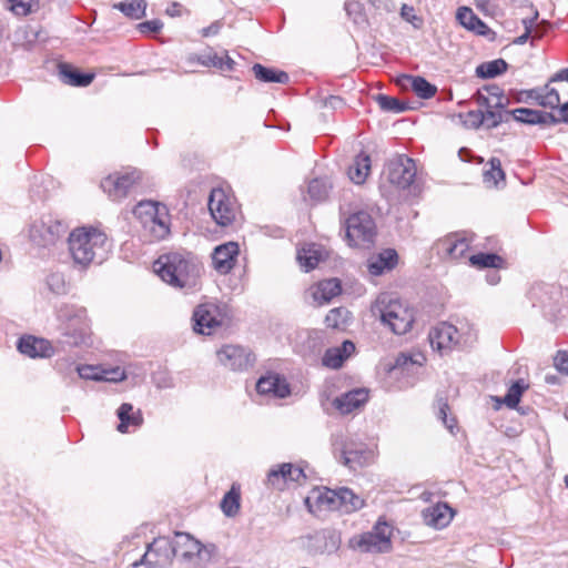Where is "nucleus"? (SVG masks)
<instances>
[{"label": "nucleus", "mask_w": 568, "mask_h": 568, "mask_svg": "<svg viewBox=\"0 0 568 568\" xmlns=\"http://www.w3.org/2000/svg\"><path fill=\"white\" fill-rule=\"evenodd\" d=\"M555 366L559 372L568 374V353L559 351L555 357Z\"/></svg>", "instance_id": "61"}, {"label": "nucleus", "mask_w": 568, "mask_h": 568, "mask_svg": "<svg viewBox=\"0 0 568 568\" xmlns=\"http://www.w3.org/2000/svg\"><path fill=\"white\" fill-rule=\"evenodd\" d=\"M501 109L490 108L483 111L484 116V124L487 125V128H496L504 121V114L500 111Z\"/></svg>", "instance_id": "56"}, {"label": "nucleus", "mask_w": 568, "mask_h": 568, "mask_svg": "<svg viewBox=\"0 0 568 568\" xmlns=\"http://www.w3.org/2000/svg\"><path fill=\"white\" fill-rule=\"evenodd\" d=\"M354 353L355 344L352 341H344L341 346L327 348L322 363L328 368L337 369Z\"/></svg>", "instance_id": "28"}, {"label": "nucleus", "mask_w": 568, "mask_h": 568, "mask_svg": "<svg viewBox=\"0 0 568 568\" xmlns=\"http://www.w3.org/2000/svg\"><path fill=\"white\" fill-rule=\"evenodd\" d=\"M368 399V392L364 388L352 389L334 399V406L342 414H351L363 406Z\"/></svg>", "instance_id": "26"}, {"label": "nucleus", "mask_w": 568, "mask_h": 568, "mask_svg": "<svg viewBox=\"0 0 568 568\" xmlns=\"http://www.w3.org/2000/svg\"><path fill=\"white\" fill-rule=\"evenodd\" d=\"M398 255L397 252L393 248L384 250L377 256L372 257L367 263L368 272L378 276L382 275L385 271H389L395 267L397 264Z\"/></svg>", "instance_id": "32"}, {"label": "nucleus", "mask_w": 568, "mask_h": 568, "mask_svg": "<svg viewBox=\"0 0 568 568\" xmlns=\"http://www.w3.org/2000/svg\"><path fill=\"white\" fill-rule=\"evenodd\" d=\"M468 260L471 266L478 268H500L504 264L503 257L495 253H479L469 256Z\"/></svg>", "instance_id": "41"}, {"label": "nucleus", "mask_w": 568, "mask_h": 568, "mask_svg": "<svg viewBox=\"0 0 568 568\" xmlns=\"http://www.w3.org/2000/svg\"><path fill=\"white\" fill-rule=\"evenodd\" d=\"M197 62L204 67H214L223 72H231L235 67V61L226 52L223 55L217 53L200 55Z\"/></svg>", "instance_id": "37"}, {"label": "nucleus", "mask_w": 568, "mask_h": 568, "mask_svg": "<svg viewBox=\"0 0 568 568\" xmlns=\"http://www.w3.org/2000/svg\"><path fill=\"white\" fill-rule=\"evenodd\" d=\"M416 164L407 155H397L387 164V180L398 189L409 187L416 176Z\"/></svg>", "instance_id": "16"}, {"label": "nucleus", "mask_w": 568, "mask_h": 568, "mask_svg": "<svg viewBox=\"0 0 568 568\" xmlns=\"http://www.w3.org/2000/svg\"><path fill=\"white\" fill-rule=\"evenodd\" d=\"M347 311L342 307L331 310L326 317L325 323L327 327L339 328L347 322Z\"/></svg>", "instance_id": "51"}, {"label": "nucleus", "mask_w": 568, "mask_h": 568, "mask_svg": "<svg viewBox=\"0 0 568 568\" xmlns=\"http://www.w3.org/2000/svg\"><path fill=\"white\" fill-rule=\"evenodd\" d=\"M556 81H567L568 82V68L561 69L560 71H558L557 73H555L551 77L550 82H556Z\"/></svg>", "instance_id": "64"}, {"label": "nucleus", "mask_w": 568, "mask_h": 568, "mask_svg": "<svg viewBox=\"0 0 568 568\" xmlns=\"http://www.w3.org/2000/svg\"><path fill=\"white\" fill-rule=\"evenodd\" d=\"M129 18L140 19L145 14L146 3L144 0H129L113 6Z\"/></svg>", "instance_id": "42"}, {"label": "nucleus", "mask_w": 568, "mask_h": 568, "mask_svg": "<svg viewBox=\"0 0 568 568\" xmlns=\"http://www.w3.org/2000/svg\"><path fill=\"white\" fill-rule=\"evenodd\" d=\"M141 173L136 170L123 174H111L102 180L101 187L112 201H121L136 186Z\"/></svg>", "instance_id": "15"}, {"label": "nucleus", "mask_w": 568, "mask_h": 568, "mask_svg": "<svg viewBox=\"0 0 568 568\" xmlns=\"http://www.w3.org/2000/svg\"><path fill=\"white\" fill-rule=\"evenodd\" d=\"M376 100L384 111L399 113L406 110L405 104L394 97L378 94Z\"/></svg>", "instance_id": "50"}, {"label": "nucleus", "mask_w": 568, "mask_h": 568, "mask_svg": "<svg viewBox=\"0 0 568 568\" xmlns=\"http://www.w3.org/2000/svg\"><path fill=\"white\" fill-rule=\"evenodd\" d=\"M17 36L22 41V45L26 49H31L37 42L44 41L45 34L43 30L36 26H26L21 28Z\"/></svg>", "instance_id": "40"}, {"label": "nucleus", "mask_w": 568, "mask_h": 568, "mask_svg": "<svg viewBox=\"0 0 568 568\" xmlns=\"http://www.w3.org/2000/svg\"><path fill=\"white\" fill-rule=\"evenodd\" d=\"M240 246L236 242H227L216 246L212 253L214 270L222 275L229 274L235 266Z\"/></svg>", "instance_id": "20"}, {"label": "nucleus", "mask_w": 568, "mask_h": 568, "mask_svg": "<svg viewBox=\"0 0 568 568\" xmlns=\"http://www.w3.org/2000/svg\"><path fill=\"white\" fill-rule=\"evenodd\" d=\"M437 406H438V410H437V417L443 422V424L445 425V427L450 432L453 433L454 428L456 427V419L455 417H450L448 418V410H449V406L447 404L446 400H444L443 398H439L437 400Z\"/></svg>", "instance_id": "54"}, {"label": "nucleus", "mask_w": 568, "mask_h": 568, "mask_svg": "<svg viewBox=\"0 0 568 568\" xmlns=\"http://www.w3.org/2000/svg\"><path fill=\"white\" fill-rule=\"evenodd\" d=\"M140 32L142 33H155L159 32L163 28V23L159 19H153L149 21L141 22L138 26Z\"/></svg>", "instance_id": "60"}, {"label": "nucleus", "mask_w": 568, "mask_h": 568, "mask_svg": "<svg viewBox=\"0 0 568 568\" xmlns=\"http://www.w3.org/2000/svg\"><path fill=\"white\" fill-rule=\"evenodd\" d=\"M428 339L433 349L440 354L452 352L462 343L458 329L448 323H439L433 327L428 334Z\"/></svg>", "instance_id": "17"}, {"label": "nucleus", "mask_w": 568, "mask_h": 568, "mask_svg": "<svg viewBox=\"0 0 568 568\" xmlns=\"http://www.w3.org/2000/svg\"><path fill=\"white\" fill-rule=\"evenodd\" d=\"M74 372L82 379L118 382L125 378L124 372L119 367L112 371H103L94 365H75Z\"/></svg>", "instance_id": "25"}, {"label": "nucleus", "mask_w": 568, "mask_h": 568, "mask_svg": "<svg viewBox=\"0 0 568 568\" xmlns=\"http://www.w3.org/2000/svg\"><path fill=\"white\" fill-rule=\"evenodd\" d=\"M328 189L323 180L314 179L308 184V194L314 201H322L327 196Z\"/></svg>", "instance_id": "53"}, {"label": "nucleus", "mask_w": 568, "mask_h": 568, "mask_svg": "<svg viewBox=\"0 0 568 568\" xmlns=\"http://www.w3.org/2000/svg\"><path fill=\"white\" fill-rule=\"evenodd\" d=\"M57 320L61 334L71 346L91 344V326L87 310L72 304H63L57 310Z\"/></svg>", "instance_id": "5"}, {"label": "nucleus", "mask_w": 568, "mask_h": 568, "mask_svg": "<svg viewBox=\"0 0 568 568\" xmlns=\"http://www.w3.org/2000/svg\"><path fill=\"white\" fill-rule=\"evenodd\" d=\"M209 210L213 220L221 226L231 225L239 212L235 200L220 187L211 191Z\"/></svg>", "instance_id": "14"}, {"label": "nucleus", "mask_w": 568, "mask_h": 568, "mask_svg": "<svg viewBox=\"0 0 568 568\" xmlns=\"http://www.w3.org/2000/svg\"><path fill=\"white\" fill-rule=\"evenodd\" d=\"M68 244L74 264L81 267L103 263L111 252L108 235L94 226L75 227L69 234Z\"/></svg>", "instance_id": "1"}, {"label": "nucleus", "mask_w": 568, "mask_h": 568, "mask_svg": "<svg viewBox=\"0 0 568 568\" xmlns=\"http://www.w3.org/2000/svg\"><path fill=\"white\" fill-rule=\"evenodd\" d=\"M505 113L507 115H511L517 122L525 124L555 125L559 123L558 118L552 113L539 110L518 108L511 111H506Z\"/></svg>", "instance_id": "23"}, {"label": "nucleus", "mask_w": 568, "mask_h": 568, "mask_svg": "<svg viewBox=\"0 0 568 568\" xmlns=\"http://www.w3.org/2000/svg\"><path fill=\"white\" fill-rule=\"evenodd\" d=\"M175 557L172 537L161 536L154 538L151 544L148 545L146 551L142 556L141 560L132 564V568H164L172 564Z\"/></svg>", "instance_id": "10"}, {"label": "nucleus", "mask_w": 568, "mask_h": 568, "mask_svg": "<svg viewBox=\"0 0 568 568\" xmlns=\"http://www.w3.org/2000/svg\"><path fill=\"white\" fill-rule=\"evenodd\" d=\"M422 355H416L415 357L405 353L399 354L393 367L390 368V373L394 375H404L413 372L416 366H422Z\"/></svg>", "instance_id": "38"}, {"label": "nucleus", "mask_w": 568, "mask_h": 568, "mask_svg": "<svg viewBox=\"0 0 568 568\" xmlns=\"http://www.w3.org/2000/svg\"><path fill=\"white\" fill-rule=\"evenodd\" d=\"M527 384L523 379L516 381L508 389L505 395L504 402L509 408H515L520 402V397L524 390L527 388Z\"/></svg>", "instance_id": "48"}, {"label": "nucleus", "mask_w": 568, "mask_h": 568, "mask_svg": "<svg viewBox=\"0 0 568 568\" xmlns=\"http://www.w3.org/2000/svg\"><path fill=\"white\" fill-rule=\"evenodd\" d=\"M172 541L175 556H180L184 561L196 567L209 564L216 550L214 545H203L187 532H174Z\"/></svg>", "instance_id": "7"}, {"label": "nucleus", "mask_w": 568, "mask_h": 568, "mask_svg": "<svg viewBox=\"0 0 568 568\" xmlns=\"http://www.w3.org/2000/svg\"><path fill=\"white\" fill-rule=\"evenodd\" d=\"M372 312L397 335L407 333L415 320L413 310L389 294H381L373 304Z\"/></svg>", "instance_id": "6"}, {"label": "nucleus", "mask_w": 568, "mask_h": 568, "mask_svg": "<svg viewBox=\"0 0 568 568\" xmlns=\"http://www.w3.org/2000/svg\"><path fill=\"white\" fill-rule=\"evenodd\" d=\"M466 123H469V125L474 128H478L479 125L484 124V116L481 110L476 111H469L466 114Z\"/></svg>", "instance_id": "62"}, {"label": "nucleus", "mask_w": 568, "mask_h": 568, "mask_svg": "<svg viewBox=\"0 0 568 568\" xmlns=\"http://www.w3.org/2000/svg\"><path fill=\"white\" fill-rule=\"evenodd\" d=\"M267 484L274 488L283 489L288 484L287 471L285 469V463L272 467L266 477Z\"/></svg>", "instance_id": "45"}, {"label": "nucleus", "mask_w": 568, "mask_h": 568, "mask_svg": "<svg viewBox=\"0 0 568 568\" xmlns=\"http://www.w3.org/2000/svg\"><path fill=\"white\" fill-rule=\"evenodd\" d=\"M387 530L388 526L378 521L371 531L351 538L349 547L362 552H386L392 546Z\"/></svg>", "instance_id": "11"}, {"label": "nucleus", "mask_w": 568, "mask_h": 568, "mask_svg": "<svg viewBox=\"0 0 568 568\" xmlns=\"http://www.w3.org/2000/svg\"><path fill=\"white\" fill-rule=\"evenodd\" d=\"M9 9L20 17L28 16L39 8V0H8Z\"/></svg>", "instance_id": "47"}, {"label": "nucleus", "mask_w": 568, "mask_h": 568, "mask_svg": "<svg viewBox=\"0 0 568 568\" xmlns=\"http://www.w3.org/2000/svg\"><path fill=\"white\" fill-rule=\"evenodd\" d=\"M68 226L52 215L42 216L30 227V239L38 246L54 245L67 233Z\"/></svg>", "instance_id": "12"}, {"label": "nucleus", "mask_w": 568, "mask_h": 568, "mask_svg": "<svg viewBox=\"0 0 568 568\" xmlns=\"http://www.w3.org/2000/svg\"><path fill=\"white\" fill-rule=\"evenodd\" d=\"M399 83L404 87L409 85L420 99H430L437 92V88L434 84L418 75H403Z\"/></svg>", "instance_id": "34"}, {"label": "nucleus", "mask_w": 568, "mask_h": 568, "mask_svg": "<svg viewBox=\"0 0 568 568\" xmlns=\"http://www.w3.org/2000/svg\"><path fill=\"white\" fill-rule=\"evenodd\" d=\"M221 365L232 371H243L252 365L251 353L237 345H225L216 353Z\"/></svg>", "instance_id": "19"}, {"label": "nucleus", "mask_w": 568, "mask_h": 568, "mask_svg": "<svg viewBox=\"0 0 568 568\" xmlns=\"http://www.w3.org/2000/svg\"><path fill=\"white\" fill-rule=\"evenodd\" d=\"M154 272L169 285L181 290H193L197 286L201 273L200 265L191 256L170 253L160 256L153 264Z\"/></svg>", "instance_id": "2"}, {"label": "nucleus", "mask_w": 568, "mask_h": 568, "mask_svg": "<svg viewBox=\"0 0 568 568\" xmlns=\"http://www.w3.org/2000/svg\"><path fill=\"white\" fill-rule=\"evenodd\" d=\"M252 71L257 80L265 83H282L285 84L290 81V77L284 71H278L276 69L266 68L260 63H255L252 68Z\"/></svg>", "instance_id": "36"}, {"label": "nucleus", "mask_w": 568, "mask_h": 568, "mask_svg": "<svg viewBox=\"0 0 568 568\" xmlns=\"http://www.w3.org/2000/svg\"><path fill=\"white\" fill-rule=\"evenodd\" d=\"M285 469L287 471L288 483L301 484L306 479L304 469L292 463H285Z\"/></svg>", "instance_id": "57"}, {"label": "nucleus", "mask_w": 568, "mask_h": 568, "mask_svg": "<svg viewBox=\"0 0 568 568\" xmlns=\"http://www.w3.org/2000/svg\"><path fill=\"white\" fill-rule=\"evenodd\" d=\"M256 390L261 395L274 398H284L291 393L287 381L276 373H267L261 376L256 383Z\"/></svg>", "instance_id": "21"}, {"label": "nucleus", "mask_w": 568, "mask_h": 568, "mask_svg": "<svg viewBox=\"0 0 568 568\" xmlns=\"http://www.w3.org/2000/svg\"><path fill=\"white\" fill-rule=\"evenodd\" d=\"M222 28V23L220 21H215L211 23L209 27H205L201 30L202 37H211L216 36Z\"/></svg>", "instance_id": "63"}, {"label": "nucleus", "mask_w": 568, "mask_h": 568, "mask_svg": "<svg viewBox=\"0 0 568 568\" xmlns=\"http://www.w3.org/2000/svg\"><path fill=\"white\" fill-rule=\"evenodd\" d=\"M116 416L120 420L116 429L122 434L134 432L143 424L141 410H134L130 403H123L118 408Z\"/></svg>", "instance_id": "27"}, {"label": "nucleus", "mask_w": 568, "mask_h": 568, "mask_svg": "<svg viewBox=\"0 0 568 568\" xmlns=\"http://www.w3.org/2000/svg\"><path fill=\"white\" fill-rule=\"evenodd\" d=\"M488 91H489V93L491 95H494L497 99V101L494 104H491L488 97H486V95L481 94L480 92H478V94H477V103L479 105H481V106H485L487 110L490 109V108L504 109L505 105H506L507 99H505L503 97V94L500 93L499 88L494 87V88H491Z\"/></svg>", "instance_id": "49"}, {"label": "nucleus", "mask_w": 568, "mask_h": 568, "mask_svg": "<svg viewBox=\"0 0 568 568\" xmlns=\"http://www.w3.org/2000/svg\"><path fill=\"white\" fill-rule=\"evenodd\" d=\"M59 75L63 83L73 87H87L94 78L93 74L83 73L68 63L59 64Z\"/></svg>", "instance_id": "33"}, {"label": "nucleus", "mask_w": 568, "mask_h": 568, "mask_svg": "<svg viewBox=\"0 0 568 568\" xmlns=\"http://www.w3.org/2000/svg\"><path fill=\"white\" fill-rule=\"evenodd\" d=\"M313 300L323 305L328 303L342 292L341 282L337 278H328L321 281L311 288Z\"/></svg>", "instance_id": "31"}, {"label": "nucleus", "mask_w": 568, "mask_h": 568, "mask_svg": "<svg viewBox=\"0 0 568 568\" xmlns=\"http://www.w3.org/2000/svg\"><path fill=\"white\" fill-rule=\"evenodd\" d=\"M221 509L227 517L235 516L240 510V489L235 486L224 495L221 501Z\"/></svg>", "instance_id": "43"}, {"label": "nucleus", "mask_w": 568, "mask_h": 568, "mask_svg": "<svg viewBox=\"0 0 568 568\" xmlns=\"http://www.w3.org/2000/svg\"><path fill=\"white\" fill-rule=\"evenodd\" d=\"M371 172V159L365 153H359L348 169V176L352 182L362 184Z\"/></svg>", "instance_id": "35"}, {"label": "nucleus", "mask_w": 568, "mask_h": 568, "mask_svg": "<svg viewBox=\"0 0 568 568\" xmlns=\"http://www.w3.org/2000/svg\"><path fill=\"white\" fill-rule=\"evenodd\" d=\"M345 11L347 16L354 21V23L363 24L366 22L363 6L358 1L352 0L345 2Z\"/></svg>", "instance_id": "52"}, {"label": "nucleus", "mask_w": 568, "mask_h": 568, "mask_svg": "<svg viewBox=\"0 0 568 568\" xmlns=\"http://www.w3.org/2000/svg\"><path fill=\"white\" fill-rule=\"evenodd\" d=\"M455 515L454 509L446 503H437L423 510V519L427 526L436 529L447 527Z\"/></svg>", "instance_id": "22"}, {"label": "nucleus", "mask_w": 568, "mask_h": 568, "mask_svg": "<svg viewBox=\"0 0 568 568\" xmlns=\"http://www.w3.org/2000/svg\"><path fill=\"white\" fill-rule=\"evenodd\" d=\"M325 257L323 247L316 243H310L304 245L297 251V261L300 266L305 271L310 272L314 270L321 261Z\"/></svg>", "instance_id": "30"}, {"label": "nucleus", "mask_w": 568, "mask_h": 568, "mask_svg": "<svg viewBox=\"0 0 568 568\" xmlns=\"http://www.w3.org/2000/svg\"><path fill=\"white\" fill-rule=\"evenodd\" d=\"M538 18V12L535 13V16L530 19H524L523 23L525 26V32L515 39L514 43L516 44H525L527 40L529 39L531 34L532 27L536 23V20Z\"/></svg>", "instance_id": "59"}, {"label": "nucleus", "mask_w": 568, "mask_h": 568, "mask_svg": "<svg viewBox=\"0 0 568 568\" xmlns=\"http://www.w3.org/2000/svg\"><path fill=\"white\" fill-rule=\"evenodd\" d=\"M488 165L489 169L484 171V182L489 186H498V183L505 179L500 160L493 158L489 160Z\"/></svg>", "instance_id": "44"}, {"label": "nucleus", "mask_w": 568, "mask_h": 568, "mask_svg": "<svg viewBox=\"0 0 568 568\" xmlns=\"http://www.w3.org/2000/svg\"><path fill=\"white\" fill-rule=\"evenodd\" d=\"M471 239L463 233H452L436 243V250L444 258L458 261L465 257L470 247Z\"/></svg>", "instance_id": "18"}, {"label": "nucleus", "mask_w": 568, "mask_h": 568, "mask_svg": "<svg viewBox=\"0 0 568 568\" xmlns=\"http://www.w3.org/2000/svg\"><path fill=\"white\" fill-rule=\"evenodd\" d=\"M50 291L57 295L67 293V284L61 273H52L47 278Z\"/></svg>", "instance_id": "55"}, {"label": "nucleus", "mask_w": 568, "mask_h": 568, "mask_svg": "<svg viewBox=\"0 0 568 568\" xmlns=\"http://www.w3.org/2000/svg\"><path fill=\"white\" fill-rule=\"evenodd\" d=\"M346 240L351 246L368 247L376 235V225L369 213L356 211L344 217Z\"/></svg>", "instance_id": "8"}, {"label": "nucleus", "mask_w": 568, "mask_h": 568, "mask_svg": "<svg viewBox=\"0 0 568 568\" xmlns=\"http://www.w3.org/2000/svg\"><path fill=\"white\" fill-rule=\"evenodd\" d=\"M540 88H534L529 90H521L517 93L516 101L521 103H537L539 100Z\"/></svg>", "instance_id": "58"}, {"label": "nucleus", "mask_w": 568, "mask_h": 568, "mask_svg": "<svg viewBox=\"0 0 568 568\" xmlns=\"http://www.w3.org/2000/svg\"><path fill=\"white\" fill-rule=\"evenodd\" d=\"M364 504V499L347 487L314 489L305 499L308 511L314 515L334 510L351 514L363 508Z\"/></svg>", "instance_id": "3"}, {"label": "nucleus", "mask_w": 568, "mask_h": 568, "mask_svg": "<svg viewBox=\"0 0 568 568\" xmlns=\"http://www.w3.org/2000/svg\"><path fill=\"white\" fill-rule=\"evenodd\" d=\"M225 310L214 303L200 304L193 312L194 332L211 335L226 322Z\"/></svg>", "instance_id": "13"}, {"label": "nucleus", "mask_w": 568, "mask_h": 568, "mask_svg": "<svg viewBox=\"0 0 568 568\" xmlns=\"http://www.w3.org/2000/svg\"><path fill=\"white\" fill-rule=\"evenodd\" d=\"M508 63L504 59L483 62L476 68V75L481 79H491L507 71Z\"/></svg>", "instance_id": "39"}, {"label": "nucleus", "mask_w": 568, "mask_h": 568, "mask_svg": "<svg viewBox=\"0 0 568 568\" xmlns=\"http://www.w3.org/2000/svg\"><path fill=\"white\" fill-rule=\"evenodd\" d=\"M133 214L146 241H161L169 235L171 221L165 205L153 201H141L134 207Z\"/></svg>", "instance_id": "4"}, {"label": "nucleus", "mask_w": 568, "mask_h": 568, "mask_svg": "<svg viewBox=\"0 0 568 568\" xmlns=\"http://www.w3.org/2000/svg\"><path fill=\"white\" fill-rule=\"evenodd\" d=\"M456 19L465 29L478 36H488L493 33L490 28L468 7L458 8Z\"/></svg>", "instance_id": "29"}, {"label": "nucleus", "mask_w": 568, "mask_h": 568, "mask_svg": "<svg viewBox=\"0 0 568 568\" xmlns=\"http://www.w3.org/2000/svg\"><path fill=\"white\" fill-rule=\"evenodd\" d=\"M335 457L351 470L369 465L374 459V452L366 444L353 438L336 439L333 444Z\"/></svg>", "instance_id": "9"}, {"label": "nucleus", "mask_w": 568, "mask_h": 568, "mask_svg": "<svg viewBox=\"0 0 568 568\" xmlns=\"http://www.w3.org/2000/svg\"><path fill=\"white\" fill-rule=\"evenodd\" d=\"M17 347L21 354L31 358L49 357L53 353L52 346L48 341L30 335L21 337Z\"/></svg>", "instance_id": "24"}, {"label": "nucleus", "mask_w": 568, "mask_h": 568, "mask_svg": "<svg viewBox=\"0 0 568 568\" xmlns=\"http://www.w3.org/2000/svg\"><path fill=\"white\" fill-rule=\"evenodd\" d=\"M560 104V97L556 89L546 84L540 88L538 105L549 109H556Z\"/></svg>", "instance_id": "46"}]
</instances>
